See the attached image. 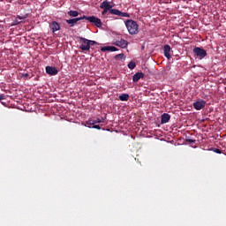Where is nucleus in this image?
<instances>
[{
	"label": "nucleus",
	"instance_id": "f257e3e1",
	"mask_svg": "<svg viewBox=\"0 0 226 226\" xmlns=\"http://www.w3.org/2000/svg\"><path fill=\"white\" fill-rule=\"evenodd\" d=\"M124 26H126L127 31L130 35H136L139 34V24L132 19H127L124 21Z\"/></svg>",
	"mask_w": 226,
	"mask_h": 226
},
{
	"label": "nucleus",
	"instance_id": "f03ea898",
	"mask_svg": "<svg viewBox=\"0 0 226 226\" xmlns=\"http://www.w3.org/2000/svg\"><path fill=\"white\" fill-rule=\"evenodd\" d=\"M102 16L105 17L106 14H111V15H117L118 17L122 18H130V14L127 12H122L121 11L117 9H102Z\"/></svg>",
	"mask_w": 226,
	"mask_h": 226
},
{
	"label": "nucleus",
	"instance_id": "7ed1b4c3",
	"mask_svg": "<svg viewBox=\"0 0 226 226\" xmlns=\"http://www.w3.org/2000/svg\"><path fill=\"white\" fill-rule=\"evenodd\" d=\"M193 54L197 56L199 59H203L207 56V51L206 49H202L201 48L196 47L193 49Z\"/></svg>",
	"mask_w": 226,
	"mask_h": 226
},
{
	"label": "nucleus",
	"instance_id": "20e7f679",
	"mask_svg": "<svg viewBox=\"0 0 226 226\" xmlns=\"http://www.w3.org/2000/svg\"><path fill=\"white\" fill-rule=\"evenodd\" d=\"M88 22L92 23L95 27L101 28L102 27V21L101 19L96 18L95 16L88 17Z\"/></svg>",
	"mask_w": 226,
	"mask_h": 226
},
{
	"label": "nucleus",
	"instance_id": "39448f33",
	"mask_svg": "<svg viewBox=\"0 0 226 226\" xmlns=\"http://www.w3.org/2000/svg\"><path fill=\"white\" fill-rule=\"evenodd\" d=\"M207 102L206 101H196L193 102V108L196 110H201L202 109L206 108Z\"/></svg>",
	"mask_w": 226,
	"mask_h": 226
},
{
	"label": "nucleus",
	"instance_id": "423d86ee",
	"mask_svg": "<svg viewBox=\"0 0 226 226\" xmlns=\"http://www.w3.org/2000/svg\"><path fill=\"white\" fill-rule=\"evenodd\" d=\"M114 45L121 49H126L129 42H127V41L124 39H121V41H115Z\"/></svg>",
	"mask_w": 226,
	"mask_h": 226
},
{
	"label": "nucleus",
	"instance_id": "0eeeda50",
	"mask_svg": "<svg viewBox=\"0 0 226 226\" xmlns=\"http://www.w3.org/2000/svg\"><path fill=\"white\" fill-rule=\"evenodd\" d=\"M57 72H58V71L55 67H52V66L46 67V73L48 75L56 76V75H57Z\"/></svg>",
	"mask_w": 226,
	"mask_h": 226
},
{
	"label": "nucleus",
	"instance_id": "6e6552de",
	"mask_svg": "<svg viewBox=\"0 0 226 226\" xmlns=\"http://www.w3.org/2000/svg\"><path fill=\"white\" fill-rule=\"evenodd\" d=\"M49 28L51 29L52 33H56L61 30V26L57 22H52L49 24Z\"/></svg>",
	"mask_w": 226,
	"mask_h": 226
},
{
	"label": "nucleus",
	"instance_id": "1a4fd4ad",
	"mask_svg": "<svg viewBox=\"0 0 226 226\" xmlns=\"http://www.w3.org/2000/svg\"><path fill=\"white\" fill-rule=\"evenodd\" d=\"M79 49L83 51H89L91 49V45H89V43H87L86 41H80Z\"/></svg>",
	"mask_w": 226,
	"mask_h": 226
},
{
	"label": "nucleus",
	"instance_id": "9d476101",
	"mask_svg": "<svg viewBox=\"0 0 226 226\" xmlns=\"http://www.w3.org/2000/svg\"><path fill=\"white\" fill-rule=\"evenodd\" d=\"M170 50H171L170 46L169 45L163 46V56H165V57L168 59L171 58Z\"/></svg>",
	"mask_w": 226,
	"mask_h": 226
},
{
	"label": "nucleus",
	"instance_id": "9b49d317",
	"mask_svg": "<svg viewBox=\"0 0 226 226\" xmlns=\"http://www.w3.org/2000/svg\"><path fill=\"white\" fill-rule=\"evenodd\" d=\"M141 79H144V72H135L134 76H132V82L137 83Z\"/></svg>",
	"mask_w": 226,
	"mask_h": 226
},
{
	"label": "nucleus",
	"instance_id": "f8f14e48",
	"mask_svg": "<svg viewBox=\"0 0 226 226\" xmlns=\"http://www.w3.org/2000/svg\"><path fill=\"white\" fill-rule=\"evenodd\" d=\"M170 120V116L167 113L162 114V116H161V124H165L167 123H169V121Z\"/></svg>",
	"mask_w": 226,
	"mask_h": 226
},
{
	"label": "nucleus",
	"instance_id": "ddd939ff",
	"mask_svg": "<svg viewBox=\"0 0 226 226\" xmlns=\"http://www.w3.org/2000/svg\"><path fill=\"white\" fill-rule=\"evenodd\" d=\"M99 8L101 9H106V10H113V5H110L108 1L102 2L101 5H99Z\"/></svg>",
	"mask_w": 226,
	"mask_h": 226
},
{
	"label": "nucleus",
	"instance_id": "4468645a",
	"mask_svg": "<svg viewBox=\"0 0 226 226\" xmlns=\"http://www.w3.org/2000/svg\"><path fill=\"white\" fill-rule=\"evenodd\" d=\"M101 123H103V120L101 118H95V119L91 118V119H88L87 122V124L88 125H94V124H101Z\"/></svg>",
	"mask_w": 226,
	"mask_h": 226
},
{
	"label": "nucleus",
	"instance_id": "2eb2a0df",
	"mask_svg": "<svg viewBox=\"0 0 226 226\" xmlns=\"http://www.w3.org/2000/svg\"><path fill=\"white\" fill-rule=\"evenodd\" d=\"M79 41H85L90 45V47L98 45V42H96L95 41H91V40L86 39L85 37H79Z\"/></svg>",
	"mask_w": 226,
	"mask_h": 226
},
{
	"label": "nucleus",
	"instance_id": "dca6fc26",
	"mask_svg": "<svg viewBox=\"0 0 226 226\" xmlns=\"http://www.w3.org/2000/svg\"><path fill=\"white\" fill-rule=\"evenodd\" d=\"M27 17H28L27 14H26L24 16L19 15L18 17H16L15 26H18L19 24L21 23V21H19V20H26V19H27Z\"/></svg>",
	"mask_w": 226,
	"mask_h": 226
},
{
	"label": "nucleus",
	"instance_id": "f3484780",
	"mask_svg": "<svg viewBox=\"0 0 226 226\" xmlns=\"http://www.w3.org/2000/svg\"><path fill=\"white\" fill-rule=\"evenodd\" d=\"M130 98V95L128 94H122L121 95H119V100L121 102H128Z\"/></svg>",
	"mask_w": 226,
	"mask_h": 226
},
{
	"label": "nucleus",
	"instance_id": "a211bd4d",
	"mask_svg": "<svg viewBox=\"0 0 226 226\" xmlns=\"http://www.w3.org/2000/svg\"><path fill=\"white\" fill-rule=\"evenodd\" d=\"M79 15V12L77 11L71 10L68 11V16L72 18H77Z\"/></svg>",
	"mask_w": 226,
	"mask_h": 226
},
{
	"label": "nucleus",
	"instance_id": "6ab92c4d",
	"mask_svg": "<svg viewBox=\"0 0 226 226\" xmlns=\"http://www.w3.org/2000/svg\"><path fill=\"white\" fill-rule=\"evenodd\" d=\"M65 23H67L70 27H74L75 24H77L78 21L73 19H67L65 20Z\"/></svg>",
	"mask_w": 226,
	"mask_h": 226
},
{
	"label": "nucleus",
	"instance_id": "aec40b11",
	"mask_svg": "<svg viewBox=\"0 0 226 226\" xmlns=\"http://www.w3.org/2000/svg\"><path fill=\"white\" fill-rule=\"evenodd\" d=\"M88 18L90 17H87L86 15H83L82 17H79V18H75V19H72L77 22H79L80 20H88Z\"/></svg>",
	"mask_w": 226,
	"mask_h": 226
},
{
	"label": "nucleus",
	"instance_id": "412c9836",
	"mask_svg": "<svg viewBox=\"0 0 226 226\" xmlns=\"http://www.w3.org/2000/svg\"><path fill=\"white\" fill-rule=\"evenodd\" d=\"M136 64L133 61H131L129 64H127V67H129L130 70H134Z\"/></svg>",
	"mask_w": 226,
	"mask_h": 226
},
{
	"label": "nucleus",
	"instance_id": "4be33fe9",
	"mask_svg": "<svg viewBox=\"0 0 226 226\" xmlns=\"http://www.w3.org/2000/svg\"><path fill=\"white\" fill-rule=\"evenodd\" d=\"M115 59H116V60L124 59V53H121V54H119V55H116V56H115Z\"/></svg>",
	"mask_w": 226,
	"mask_h": 226
},
{
	"label": "nucleus",
	"instance_id": "5701e85b",
	"mask_svg": "<svg viewBox=\"0 0 226 226\" xmlns=\"http://www.w3.org/2000/svg\"><path fill=\"white\" fill-rule=\"evenodd\" d=\"M117 50H118V49H117L114 46H109V48H108V51H110V52H116Z\"/></svg>",
	"mask_w": 226,
	"mask_h": 226
},
{
	"label": "nucleus",
	"instance_id": "b1692460",
	"mask_svg": "<svg viewBox=\"0 0 226 226\" xmlns=\"http://www.w3.org/2000/svg\"><path fill=\"white\" fill-rule=\"evenodd\" d=\"M186 142H188L190 144H194L196 142V139H192L190 138H186Z\"/></svg>",
	"mask_w": 226,
	"mask_h": 226
},
{
	"label": "nucleus",
	"instance_id": "393cba45",
	"mask_svg": "<svg viewBox=\"0 0 226 226\" xmlns=\"http://www.w3.org/2000/svg\"><path fill=\"white\" fill-rule=\"evenodd\" d=\"M88 128H93V129H96V130H101V126L98 124L93 125V127L88 126Z\"/></svg>",
	"mask_w": 226,
	"mask_h": 226
},
{
	"label": "nucleus",
	"instance_id": "a878e982",
	"mask_svg": "<svg viewBox=\"0 0 226 226\" xmlns=\"http://www.w3.org/2000/svg\"><path fill=\"white\" fill-rule=\"evenodd\" d=\"M214 152L215 154H222V150L218 149V148H215Z\"/></svg>",
	"mask_w": 226,
	"mask_h": 226
},
{
	"label": "nucleus",
	"instance_id": "bb28decb",
	"mask_svg": "<svg viewBox=\"0 0 226 226\" xmlns=\"http://www.w3.org/2000/svg\"><path fill=\"white\" fill-rule=\"evenodd\" d=\"M109 46L101 49L102 52L108 51Z\"/></svg>",
	"mask_w": 226,
	"mask_h": 226
},
{
	"label": "nucleus",
	"instance_id": "cd10ccee",
	"mask_svg": "<svg viewBox=\"0 0 226 226\" xmlns=\"http://www.w3.org/2000/svg\"><path fill=\"white\" fill-rule=\"evenodd\" d=\"M21 77H23L24 79H27L29 77L28 73H23L21 74Z\"/></svg>",
	"mask_w": 226,
	"mask_h": 226
},
{
	"label": "nucleus",
	"instance_id": "c85d7f7f",
	"mask_svg": "<svg viewBox=\"0 0 226 226\" xmlns=\"http://www.w3.org/2000/svg\"><path fill=\"white\" fill-rule=\"evenodd\" d=\"M4 100V94H0V101Z\"/></svg>",
	"mask_w": 226,
	"mask_h": 226
}]
</instances>
